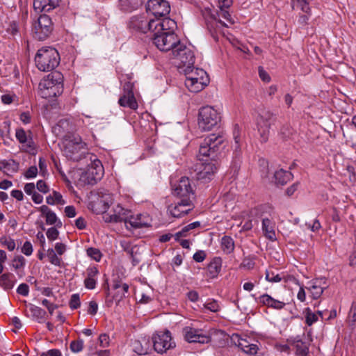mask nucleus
Here are the masks:
<instances>
[{"label":"nucleus","instance_id":"nucleus-1","mask_svg":"<svg viewBox=\"0 0 356 356\" xmlns=\"http://www.w3.org/2000/svg\"><path fill=\"white\" fill-rule=\"evenodd\" d=\"M225 138L222 135L211 134L201 142L197 155L200 161L216 160L218 153L224 148Z\"/></svg>","mask_w":356,"mask_h":356},{"label":"nucleus","instance_id":"nucleus-2","mask_svg":"<svg viewBox=\"0 0 356 356\" xmlns=\"http://www.w3.org/2000/svg\"><path fill=\"white\" fill-rule=\"evenodd\" d=\"M63 76L58 72L49 74L39 83V94L44 99L55 97L62 94Z\"/></svg>","mask_w":356,"mask_h":356},{"label":"nucleus","instance_id":"nucleus-3","mask_svg":"<svg viewBox=\"0 0 356 356\" xmlns=\"http://www.w3.org/2000/svg\"><path fill=\"white\" fill-rule=\"evenodd\" d=\"M64 154L67 158L74 161L88 159V145L79 136H71L65 140Z\"/></svg>","mask_w":356,"mask_h":356},{"label":"nucleus","instance_id":"nucleus-4","mask_svg":"<svg viewBox=\"0 0 356 356\" xmlns=\"http://www.w3.org/2000/svg\"><path fill=\"white\" fill-rule=\"evenodd\" d=\"M35 61L38 70L42 72H49L58 65L60 63L59 54L53 47H42L38 51Z\"/></svg>","mask_w":356,"mask_h":356},{"label":"nucleus","instance_id":"nucleus-5","mask_svg":"<svg viewBox=\"0 0 356 356\" xmlns=\"http://www.w3.org/2000/svg\"><path fill=\"white\" fill-rule=\"evenodd\" d=\"M88 155V161H90V163L88 165L87 170L81 174L80 180L85 184L95 185L103 177L104 169L96 155Z\"/></svg>","mask_w":356,"mask_h":356},{"label":"nucleus","instance_id":"nucleus-6","mask_svg":"<svg viewBox=\"0 0 356 356\" xmlns=\"http://www.w3.org/2000/svg\"><path fill=\"white\" fill-rule=\"evenodd\" d=\"M220 114L213 106L202 107L198 113V126L203 131H210L220 121Z\"/></svg>","mask_w":356,"mask_h":356},{"label":"nucleus","instance_id":"nucleus-7","mask_svg":"<svg viewBox=\"0 0 356 356\" xmlns=\"http://www.w3.org/2000/svg\"><path fill=\"white\" fill-rule=\"evenodd\" d=\"M153 42L163 51H171L173 53V49H177L178 44H180L179 40L174 32H159L154 31Z\"/></svg>","mask_w":356,"mask_h":356},{"label":"nucleus","instance_id":"nucleus-8","mask_svg":"<svg viewBox=\"0 0 356 356\" xmlns=\"http://www.w3.org/2000/svg\"><path fill=\"white\" fill-rule=\"evenodd\" d=\"M53 30V23L51 18L44 14L41 15L33 24L32 33L33 37L38 40L47 39Z\"/></svg>","mask_w":356,"mask_h":356},{"label":"nucleus","instance_id":"nucleus-9","mask_svg":"<svg viewBox=\"0 0 356 356\" xmlns=\"http://www.w3.org/2000/svg\"><path fill=\"white\" fill-rule=\"evenodd\" d=\"M173 58L177 60L179 71L184 67H193L195 63V55L193 51L185 44H178L177 49H173Z\"/></svg>","mask_w":356,"mask_h":356},{"label":"nucleus","instance_id":"nucleus-10","mask_svg":"<svg viewBox=\"0 0 356 356\" xmlns=\"http://www.w3.org/2000/svg\"><path fill=\"white\" fill-rule=\"evenodd\" d=\"M275 120V115L270 111H264L259 115L257 124L261 143H266L268 140L270 127Z\"/></svg>","mask_w":356,"mask_h":356},{"label":"nucleus","instance_id":"nucleus-11","mask_svg":"<svg viewBox=\"0 0 356 356\" xmlns=\"http://www.w3.org/2000/svg\"><path fill=\"white\" fill-rule=\"evenodd\" d=\"M152 343L154 350L161 354L175 347V343L172 341L171 333L168 330L154 334L152 339Z\"/></svg>","mask_w":356,"mask_h":356},{"label":"nucleus","instance_id":"nucleus-12","mask_svg":"<svg viewBox=\"0 0 356 356\" xmlns=\"http://www.w3.org/2000/svg\"><path fill=\"white\" fill-rule=\"evenodd\" d=\"M146 10L157 19L167 16L170 12V6L166 0H149Z\"/></svg>","mask_w":356,"mask_h":356},{"label":"nucleus","instance_id":"nucleus-13","mask_svg":"<svg viewBox=\"0 0 356 356\" xmlns=\"http://www.w3.org/2000/svg\"><path fill=\"white\" fill-rule=\"evenodd\" d=\"M15 137L18 142L22 145L21 150L22 152L34 154L36 152V145L32 137V132L26 131L22 129H17L15 131Z\"/></svg>","mask_w":356,"mask_h":356},{"label":"nucleus","instance_id":"nucleus-14","mask_svg":"<svg viewBox=\"0 0 356 356\" xmlns=\"http://www.w3.org/2000/svg\"><path fill=\"white\" fill-rule=\"evenodd\" d=\"M184 339L188 343H208L211 337L204 331L190 326L185 327L182 330Z\"/></svg>","mask_w":356,"mask_h":356},{"label":"nucleus","instance_id":"nucleus-15","mask_svg":"<svg viewBox=\"0 0 356 356\" xmlns=\"http://www.w3.org/2000/svg\"><path fill=\"white\" fill-rule=\"evenodd\" d=\"M131 211L123 208L120 204H116L108 213H105L103 218L106 222H124L126 227L129 229L127 225V219Z\"/></svg>","mask_w":356,"mask_h":356},{"label":"nucleus","instance_id":"nucleus-16","mask_svg":"<svg viewBox=\"0 0 356 356\" xmlns=\"http://www.w3.org/2000/svg\"><path fill=\"white\" fill-rule=\"evenodd\" d=\"M154 19L147 18L143 15H136L131 18L129 26L136 31L142 33H147V31L154 32Z\"/></svg>","mask_w":356,"mask_h":356},{"label":"nucleus","instance_id":"nucleus-17","mask_svg":"<svg viewBox=\"0 0 356 356\" xmlns=\"http://www.w3.org/2000/svg\"><path fill=\"white\" fill-rule=\"evenodd\" d=\"M193 209L191 200L189 198H181L175 206L170 205L168 211L174 218H181Z\"/></svg>","mask_w":356,"mask_h":356},{"label":"nucleus","instance_id":"nucleus-18","mask_svg":"<svg viewBox=\"0 0 356 356\" xmlns=\"http://www.w3.org/2000/svg\"><path fill=\"white\" fill-rule=\"evenodd\" d=\"M232 340L243 353L253 355L258 353L259 347L255 343H252L249 340L242 338L238 334H234Z\"/></svg>","mask_w":356,"mask_h":356},{"label":"nucleus","instance_id":"nucleus-19","mask_svg":"<svg viewBox=\"0 0 356 356\" xmlns=\"http://www.w3.org/2000/svg\"><path fill=\"white\" fill-rule=\"evenodd\" d=\"M173 194L182 198H189L193 195V190L188 177H183L178 183L172 186Z\"/></svg>","mask_w":356,"mask_h":356},{"label":"nucleus","instance_id":"nucleus-20","mask_svg":"<svg viewBox=\"0 0 356 356\" xmlns=\"http://www.w3.org/2000/svg\"><path fill=\"white\" fill-rule=\"evenodd\" d=\"M197 178L200 180H210L217 170L216 164L212 163H200L197 164Z\"/></svg>","mask_w":356,"mask_h":356},{"label":"nucleus","instance_id":"nucleus-21","mask_svg":"<svg viewBox=\"0 0 356 356\" xmlns=\"http://www.w3.org/2000/svg\"><path fill=\"white\" fill-rule=\"evenodd\" d=\"M233 137H234V143L232 145L233 147V159L234 165H238L241 162V145H242V138L241 136L240 131L237 125L235 126L234 129L233 131Z\"/></svg>","mask_w":356,"mask_h":356},{"label":"nucleus","instance_id":"nucleus-22","mask_svg":"<svg viewBox=\"0 0 356 356\" xmlns=\"http://www.w3.org/2000/svg\"><path fill=\"white\" fill-rule=\"evenodd\" d=\"M154 31H159V32H173L177 27L176 22L166 16L154 19Z\"/></svg>","mask_w":356,"mask_h":356},{"label":"nucleus","instance_id":"nucleus-23","mask_svg":"<svg viewBox=\"0 0 356 356\" xmlns=\"http://www.w3.org/2000/svg\"><path fill=\"white\" fill-rule=\"evenodd\" d=\"M112 202V197L110 194L106 193L102 195H98L97 200L92 203V208L97 213H102L103 215L108 213L106 212Z\"/></svg>","mask_w":356,"mask_h":356},{"label":"nucleus","instance_id":"nucleus-24","mask_svg":"<svg viewBox=\"0 0 356 356\" xmlns=\"http://www.w3.org/2000/svg\"><path fill=\"white\" fill-rule=\"evenodd\" d=\"M127 225L129 227L128 229L147 227L150 225L149 218L146 215L138 214L134 216L129 213Z\"/></svg>","mask_w":356,"mask_h":356},{"label":"nucleus","instance_id":"nucleus-25","mask_svg":"<svg viewBox=\"0 0 356 356\" xmlns=\"http://www.w3.org/2000/svg\"><path fill=\"white\" fill-rule=\"evenodd\" d=\"M209 83V76L202 78H193L185 80V86L192 92L202 90Z\"/></svg>","mask_w":356,"mask_h":356},{"label":"nucleus","instance_id":"nucleus-26","mask_svg":"<svg viewBox=\"0 0 356 356\" xmlns=\"http://www.w3.org/2000/svg\"><path fill=\"white\" fill-rule=\"evenodd\" d=\"M60 0H33V8L35 12H49L59 5Z\"/></svg>","mask_w":356,"mask_h":356},{"label":"nucleus","instance_id":"nucleus-27","mask_svg":"<svg viewBox=\"0 0 356 356\" xmlns=\"http://www.w3.org/2000/svg\"><path fill=\"white\" fill-rule=\"evenodd\" d=\"M257 301L259 304L275 309H282L286 305L285 302L276 300L267 293L260 296Z\"/></svg>","mask_w":356,"mask_h":356},{"label":"nucleus","instance_id":"nucleus-28","mask_svg":"<svg viewBox=\"0 0 356 356\" xmlns=\"http://www.w3.org/2000/svg\"><path fill=\"white\" fill-rule=\"evenodd\" d=\"M152 342L146 338L135 340L132 343L133 350L138 355H146L151 350Z\"/></svg>","mask_w":356,"mask_h":356},{"label":"nucleus","instance_id":"nucleus-29","mask_svg":"<svg viewBox=\"0 0 356 356\" xmlns=\"http://www.w3.org/2000/svg\"><path fill=\"white\" fill-rule=\"evenodd\" d=\"M99 273L95 266H89L86 269V277L84 280V286L88 289H94L97 284V276Z\"/></svg>","mask_w":356,"mask_h":356},{"label":"nucleus","instance_id":"nucleus-30","mask_svg":"<svg viewBox=\"0 0 356 356\" xmlns=\"http://www.w3.org/2000/svg\"><path fill=\"white\" fill-rule=\"evenodd\" d=\"M222 268V259L220 257H215L207 266V276L213 279L217 277Z\"/></svg>","mask_w":356,"mask_h":356},{"label":"nucleus","instance_id":"nucleus-31","mask_svg":"<svg viewBox=\"0 0 356 356\" xmlns=\"http://www.w3.org/2000/svg\"><path fill=\"white\" fill-rule=\"evenodd\" d=\"M143 3L144 0H119L118 6L122 10L131 12L139 8Z\"/></svg>","mask_w":356,"mask_h":356},{"label":"nucleus","instance_id":"nucleus-32","mask_svg":"<svg viewBox=\"0 0 356 356\" xmlns=\"http://www.w3.org/2000/svg\"><path fill=\"white\" fill-rule=\"evenodd\" d=\"M262 231L266 238L271 241L276 239L275 223L269 218L262 220Z\"/></svg>","mask_w":356,"mask_h":356},{"label":"nucleus","instance_id":"nucleus-33","mask_svg":"<svg viewBox=\"0 0 356 356\" xmlns=\"http://www.w3.org/2000/svg\"><path fill=\"white\" fill-rule=\"evenodd\" d=\"M180 73H184L186 76L185 80H188L193 78H202L207 76V73L202 69L194 68V67H184V70H180Z\"/></svg>","mask_w":356,"mask_h":356},{"label":"nucleus","instance_id":"nucleus-34","mask_svg":"<svg viewBox=\"0 0 356 356\" xmlns=\"http://www.w3.org/2000/svg\"><path fill=\"white\" fill-rule=\"evenodd\" d=\"M293 175L289 171L280 169L274 173L275 183L277 185L283 186L290 181Z\"/></svg>","mask_w":356,"mask_h":356},{"label":"nucleus","instance_id":"nucleus-35","mask_svg":"<svg viewBox=\"0 0 356 356\" xmlns=\"http://www.w3.org/2000/svg\"><path fill=\"white\" fill-rule=\"evenodd\" d=\"M19 170V163L13 159L3 160L0 161V170H3L6 175L17 172Z\"/></svg>","mask_w":356,"mask_h":356},{"label":"nucleus","instance_id":"nucleus-36","mask_svg":"<svg viewBox=\"0 0 356 356\" xmlns=\"http://www.w3.org/2000/svg\"><path fill=\"white\" fill-rule=\"evenodd\" d=\"M15 282V276L13 273H4L0 276V286L5 290L12 289Z\"/></svg>","mask_w":356,"mask_h":356},{"label":"nucleus","instance_id":"nucleus-37","mask_svg":"<svg viewBox=\"0 0 356 356\" xmlns=\"http://www.w3.org/2000/svg\"><path fill=\"white\" fill-rule=\"evenodd\" d=\"M118 103L123 107H129L134 110L138 108V103L134 95H127V94H122L118 100Z\"/></svg>","mask_w":356,"mask_h":356},{"label":"nucleus","instance_id":"nucleus-38","mask_svg":"<svg viewBox=\"0 0 356 356\" xmlns=\"http://www.w3.org/2000/svg\"><path fill=\"white\" fill-rule=\"evenodd\" d=\"M221 248L226 254H230L234 249V242L232 238L224 236L221 239Z\"/></svg>","mask_w":356,"mask_h":356},{"label":"nucleus","instance_id":"nucleus-39","mask_svg":"<svg viewBox=\"0 0 356 356\" xmlns=\"http://www.w3.org/2000/svg\"><path fill=\"white\" fill-rule=\"evenodd\" d=\"M293 346L298 356H305L307 354L309 348L307 343L298 339L294 341Z\"/></svg>","mask_w":356,"mask_h":356},{"label":"nucleus","instance_id":"nucleus-40","mask_svg":"<svg viewBox=\"0 0 356 356\" xmlns=\"http://www.w3.org/2000/svg\"><path fill=\"white\" fill-rule=\"evenodd\" d=\"M200 226V222L199 221H195L192 223L188 224V225L184 227L181 231L177 232L175 234V240L178 241L179 240L180 237L186 236V233L189 232L191 229H194L195 228H197Z\"/></svg>","mask_w":356,"mask_h":356},{"label":"nucleus","instance_id":"nucleus-41","mask_svg":"<svg viewBox=\"0 0 356 356\" xmlns=\"http://www.w3.org/2000/svg\"><path fill=\"white\" fill-rule=\"evenodd\" d=\"M307 289L311 292L314 299L320 298L324 291V289H322L319 284H315L313 281L310 282Z\"/></svg>","mask_w":356,"mask_h":356},{"label":"nucleus","instance_id":"nucleus-42","mask_svg":"<svg viewBox=\"0 0 356 356\" xmlns=\"http://www.w3.org/2000/svg\"><path fill=\"white\" fill-rule=\"evenodd\" d=\"M303 313L305 317V323L308 326H311L318 321V315L314 313L310 308H306Z\"/></svg>","mask_w":356,"mask_h":356},{"label":"nucleus","instance_id":"nucleus-43","mask_svg":"<svg viewBox=\"0 0 356 356\" xmlns=\"http://www.w3.org/2000/svg\"><path fill=\"white\" fill-rule=\"evenodd\" d=\"M48 204L53 205L56 203L63 204L65 202L63 200V197L60 193L56 191H53L52 195H50L46 198Z\"/></svg>","mask_w":356,"mask_h":356},{"label":"nucleus","instance_id":"nucleus-44","mask_svg":"<svg viewBox=\"0 0 356 356\" xmlns=\"http://www.w3.org/2000/svg\"><path fill=\"white\" fill-rule=\"evenodd\" d=\"M292 6L294 8L296 6L300 8L304 13H310V7L307 0H291Z\"/></svg>","mask_w":356,"mask_h":356},{"label":"nucleus","instance_id":"nucleus-45","mask_svg":"<svg viewBox=\"0 0 356 356\" xmlns=\"http://www.w3.org/2000/svg\"><path fill=\"white\" fill-rule=\"evenodd\" d=\"M29 310L32 316L38 319L43 318L46 314V312L44 309L32 304L29 305Z\"/></svg>","mask_w":356,"mask_h":356},{"label":"nucleus","instance_id":"nucleus-46","mask_svg":"<svg viewBox=\"0 0 356 356\" xmlns=\"http://www.w3.org/2000/svg\"><path fill=\"white\" fill-rule=\"evenodd\" d=\"M47 257L49 258V262L56 266H60L61 264V259L59 258L55 251L50 248L47 250Z\"/></svg>","mask_w":356,"mask_h":356},{"label":"nucleus","instance_id":"nucleus-47","mask_svg":"<svg viewBox=\"0 0 356 356\" xmlns=\"http://www.w3.org/2000/svg\"><path fill=\"white\" fill-rule=\"evenodd\" d=\"M46 223L47 225H56L57 226L60 227L62 223L60 221L58 220V218L56 215V213L51 211L46 216Z\"/></svg>","mask_w":356,"mask_h":356},{"label":"nucleus","instance_id":"nucleus-48","mask_svg":"<svg viewBox=\"0 0 356 356\" xmlns=\"http://www.w3.org/2000/svg\"><path fill=\"white\" fill-rule=\"evenodd\" d=\"M70 348L74 353L81 352L83 348V341L82 339L72 341L70 343Z\"/></svg>","mask_w":356,"mask_h":356},{"label":"nucleus","instance_id":"nucleus-49","mask_svg":"<svg viewBox=\"0 0 356 356\" xmlns=\"http://www.w3.org/2000/svg\"><path fill=\"white\" fill-rule=\"evenodd\" d=\"M87 254L94 260L99 261L102 258V253L100 251L94 248H90L87 250Z\"/></svg>","mask_w":356,"mask_h":356},{"label":"nucleus","instance_id":"nucleus-50","mask_svg":"<svg viewBox=\"0 0 356 356\" xmlns=\"http://www.w3.org/2000/svg\"><path fill=\"white\" fill-rule=\"evenodd\" d=\"M318 314L323 320H330L337 316V311L335 309L328 312L318 311Z\"/></svg>","mask_w":356,"mask_h":356},{"label":"nucleus","instance_id":"nucleus-51","mask_svg":"<svg viewBox=\"0 0 356 356\" xmlns=\"http://www.w3.org/2000/svg\"><path fill=\"white\" fill-rule=\"evenodd\" d=\"M204 307L212 312H217L220 310V307L218 302L215 300L209 301L204 305Z\"/></svg>","mask_w":356,"mask_h":356},{"label":"nucleus","instance_id":"nucleus-52","mask_svg":"<svg viewBox=\"0 0 356 356\" xmlns=\"http://www.w3.org/2000/svg\"><path fill=\"white\" fill-rule=\"evenodd\" d=\"M80 297L78 293L73 294L70 301V307L72 309H76L80 307Z\"/></svg>","mask_w":356,"mask_h":356},{"label":"nucleus","instance_id":"nucleus-53","mask_svg":"<svg viewBox=\"0 0 356 356\" xmlns=\"http://www.w3.org/2000/svg\"><path fill=\"white\" fill-rule=\"evenodd\" d=\"M129 285L126 283L122 284V287L116 291L115 295V298H118L119 300L125 297L126 293L128 292Z\"/></svg>","mask_w":356,"mask_h":356},{"label":"nucleus","instance_id":"nucleus-54","mask_svg":"<svg viewBox=\"0 0 356 356\" xmlns=\"http://www.w3.org/2000/svg\"><path fill=\"white\" fill-rule=\"evenodd\" d=\"M25 265V259L24 257L19 255L15 257L13 260V267L15 269H19L22 268Z\"/></svg>","mask_w":356,"mask_h":356},{"label":"nucleus","instance_id":"nucleus-55","mask_svg":"<svg viewBox=\"0 0 356 356\" xmlns=\"http://www.w3.org/2000/svg\"><path fill=\"white\" fill-rule=\"evenodd\" d=\"M99 346L102 348H106L109 346L110 339L109 336L106 334H102L99 337Z\"/></svg>","mask_w":356,"mask_h":356},{"label":"nucleus","instance_id":"nucleus-56","mask_svg":"<svg viewBox=\"0 0 356 356\" xmlns=\"http://www.w3.org/2000/svg\"><path fill=\"white\" fill-rule=\"evenodd\" d=\"M17 293L23 296H27L29 293V285L25 283L20 284L17 289Z\"/></svg>","mask_w":356,"mask_h":356},{"label":"nucleus","instance_id":"nucleus-57","mask_svg":"<svg viewBox=\"0 0 356 356\" xmlns=\"http://www.w3.org/2000/svg\"><path fill=\"white\" fill-rule=\"evenodd\" d=\"M38 174V168L36 166L33 165L29 168V169L24 173V177L26 179H31L36 177Z\"/></svg>","mask_w":356,"mask_h":356},{"label":"nucleus","instance_id":"nucleus-58","mask_svg":"<svg viewBox=\"0 0 356 356\" xmlns=\"http://www.w3.org/2000/svg\"><path fill=\"white\" fill-rule=\"evenodd\" d=\"M22 252L26 256H30L33 252V246L30 241H26L22 248Z\"/></svg>","mask_w":356,"mask_h":356},{"label":"nucleus","instance_id":"nucleus-59","mask_svg":"<svg viewBox=\"0 0 356 356\" xmlns=\"http://www.w3.org/2000/svg\"><path fill=\"white\" fill-rule=\"evenodd\" d=\"M58 231L55 227H51L47 231V236L51 241H54L58 236Z\"/></svg>","mask_w":356,"mask_h":356},{"label":"nucleus","instance_id":"nucleus-60","mask_svg":"<svg viewBox=\"0 0 356 356\" xmlns=\"http://www.w3.org/2000/svg\"><path fill=\"white\" fill-rule=\"evenodd\" d=\"M8 32L12 35L13 36L16 35L19 33V26L15 22H12L8 28Z\"/></svg>","mask_w":356,"mask_h":356},{"label":"nucleus","instance_id":"nucleus-61","mask_svg":"<svg viewBox=\"0 0 356 356\" xmlns=\"http://www.w3.org/2000/svg\"><path fill=\"white\" fill-rule=\"evenodd\" d=\"M259 75L260 79L266 83H268L270 81L269 74L264 70L262 67H259Z\"/></svg>","mask_w":356,"mask_h":356},{"label":"nucleus","instance_id":"nucleus-62","mask_svg":"<svg viewBox=\"0 0 356 356\" xmlns=\"http://www.w3.org/2000/svg\"><path fill=\"white\" fill-rule=\"evenodd\" d=\"M36 187L41 193H47L49 191V187L43 180H39L37 182Z\"/></svg>","mask_w":356,"mask_h":356},{"label":"nucleus","instance_id":"nucleus-63","mask_svg":"<svg viewBox=\"0 0 356 356\" xmlns=\"http://www.w3.org/2000/svg\"><path fill=\"white\" fill-rule=\"evenodd\" d=\"M193 258L197 262H202L206 258V253L203 250H199L193 254Z\"/></svg>","mask_w":356,"mask_h":356},{"label":"nucleus","instance_id":"nucleus-64","mask_svg":"<svg viewBox=\"0 0 356 356\" xmlns=\"http://www.w3.org/2000/svg\"><path fill=\"white\" fill-rule=\"evenodd\" d=\"M310 16H311V12L309 13H305V14L300 15L299 16V19L298 21V24L301 26H305V25L307 24L308 20H309Z\"/></svg>","mask_w":356,"mask_h":356}]
</instances>
